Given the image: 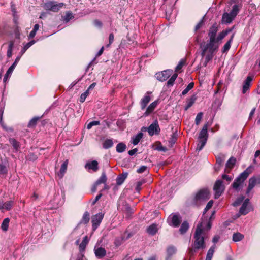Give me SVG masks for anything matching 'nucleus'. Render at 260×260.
I'll list each match as a JSON object with an SVG mask.
<instances>
[{
  "instance_id": "obj_64",
  "label": "nucleus",
  "mask_w": 260,
  "mask_h": 260,
  "mask_svg": "<svg viewBox=\"0 0 260 260\" xmlns=\"http://www.w3.org/2000/svg\"><path fill=\"white\" fill-rule=\"evenodd\" d=\"M204 23L203 18L197 24L195 27V31H197L203 25Z\"/></svg>"
},
{
  "instance_id": "obj_32",
  "label": "nucleus",
  "mask_w": 260,
  "mask_h": 260,
  "mask_svg": "<svg viewBox=\"0 0 260 260\" xmlns=\"http://www.w3.org/2000/svg\"><path fill=\"white\" fill-rule=\"evenodd\" d=\"M207 141V140L206 139H198L197 150L201 151L206 145Z\"/></svg>"
},
{
  "instance_id": "obj_59",
  "label": "nucleus",
  "mask_w": 260,
  "mask_h": 260,
  "mask_svg": "<svg viewBox=\"0 0 260 260\" xmlns=\"http://www.w3.org/2000/svg\"><path fill=\"white\" fill-rule=\"evenodd\" d=\"M213 204V201L212 200L210 201L208 203V204H207L206 208L204 210L203 215H204L205 213L212 207Z\"/></svg>"
},
{
  "instance_id": "obj_30",
  "label": "nucleus",
  "mask_w": 260,
  "mask_h": 260,
  "mask_svg": "<svg viewBox=\"0 0 260 260\" xmlns=\"http://www.w3.org/2000/svg\"><path fill=\"white\" fill-rule=\"evenodd\" d=\"M67 165H68V160L64 161L61 166V168L60 169V171L58 175L59 176L60 178H62L64 173L66 171L67 169Z\"/></svg>"
},
{
  "instance_id": "obj_49",
  "label": "nucleus",
  "mask_w": 260,
  "mask_h": 260,
  "mask_svg": "<svg viewBox=\"0 0 260 260\" xmlns=\"http://www.w3.org/2000/svg\"><path fill=\"white\" fill-rule=\"evenodd\" d=\"M177 140V136L176 134L175 133H173L171 137L170 138V139L169 140V143L171 147H172L176 142Z\"/></svg>"
},
{
  "instance_id": "obj_60",
  "label": "nucleus",
  "mask_w": 260,
  "mask_h": 260,
  "mask_svg": "<svg viewBox=\"0 0 260 260\" xmlns=\"http://www.w3.org/2000/svg\"><path fill=\"white\" fill-rule=\"evenodd\" d=\"M148 168L146 166H141L137 171L138 173H142L147 170Z\"/></svg>"
},
{
  "instance_id": "obj_18",
  "label": "nucleus",
  "mask_w": 260,
  "mask_h": 260,
  "mask_svg": "<svg viewBox=\"0 0 260 260\" xmlns=\"http://www.w3.org/2000/svg\"><path fill=\"white\" fill-rule=\"evenodd\" d=\"M20 59V56H17L16 57L14 63L10 67V68L8 69V71H7V72L5 74V77H4V79L12 74L13 70H14V69L16 67V65L17 64L18 62L19 61Z\"/></svg>"
},
{
  "instance_id": "obj_12",
  "label": "nucleus",
  "mask_w": 260,
  "mask_h": 260,
  "mask_svg": "<svg viewBox=\"0 0 260 260\" xmlns=\"http://www.w3.org/2000/svg\"><path fill=\"white\" fill-rule=\"evenodd\" d=\"M151 94V92L147 91L144 97L141 99L140 101V105L142 110H144L146 108L147 104L149 103L151 100V96L150 94Z\"/></svg>"
},
{
  "instance_id": "obj_31",
  "label": "nucleus",
  "mask_w": 260,
  "mask_h": 260,
  "mask_svg": "<svg viewBox=\"0 0 260 260\" xmlns=\"http://www.w3.org/2000/svg\"><path fill=\"white\" fill-rule=\"evenodd\" d=\"M158 229L157 227V225L155 224H153L151 225H150L147 229V232L148 234L154 235H155L156 232H157Z\"/></svg>"
},
{
  "instance_id": "obj_13",
  "label": "nucleus",
  "mask_w": 260,
  "mask_h": 260,
  "mask_svg": "<svg viewBox=\"0 0 260 260\" xmlns=\"http://www.w3.org/2000/svg\"><path fill=\"white\" fill-rule=\"evenodd\" d=\"M14 205L13 201H9L4 202L3 200H0V210H10Z\"/></svg>"
},
{
  "instance_id": "obj_56",
  "label": "nucleus",
  "mask_w": 260,
  "mask_h": 260,
  "mask_svg": "<svg viewBox=\"0 0 260 260\" xmlns=\"http://www.w3.org/2000/svg\"><path fill=\"white\" fill-rule=\"evenodd\" d=\"M203 114L202 112H200L197 114L195 119V122L197 125H199L200 124L201 119L203 118Z\"/></svg>"
},
{
  "instance_id": "obj_52",
  "label": "nucleus",
  "mask_w": 260,
  "mask_h": 260,
  "mask_svg": "<svg viewBox=\"0 0 260 260\" xmlns=\"http://www.w3.org/2000/svg\"><path fill=\"white\" fill-rule=\"evenodd\" d=\"M224 160V156L223 155H220L216 158V164H217V165H220L222 166Z\"/></svg>"
},
{
  "instance_id": "obj_16",
  "label": "nucleus",
  "mask_w": 260,
  "mask_h": 260,
  "mask_svg": "<svg viewBox=\"0 0 260 260\" xmlns=\"http://www.w3.org/2000/svg\"><path fill=\"white\" fill-rule=\"evenodd\" d=\"M159 103V100H155V101H154L153 102L151 103L149 105V106L147 107V108L146 109V110L145 112L144 113V115L146 116L149 115L150 113H151L154 111V110L155 109V108L158 105Z\"/></svg>"
},
{
  "instance_id": "obj_42",
  "label": "nucleus",
  "mask_w": 260,
  "mask_h": 260,
  "mask_svg": "<svg viewBox=\"0 0 260 260\" xmlns=\"http://www.w3.org/2000/svg\"><path fill=\"white\" fill-rule=\"evenodd\" d=\"M10 219L8 218H5L2 224L1 227L4 231H7L8 229Z\"/></svg>"
},
{
  "instance_id": "obj_57",
  "label": "nucleus",
  "mask_w": 260,
  "mask_h": 260,
  "mask_svg": "<svg viewBox=\"0 0 260 260\" xmlns=\"http://www.w3.org/2000/svg\"><path fill=\"white\" fill-rule=\"evenodd\" d=\"M100 125V121H91L90 122H89L87 126V128L88 129H90L92 128V126H96V125Z\"/></svg>"
},
{
  "instance_id": "obj_62",
  "label": "nucleus",
  "mask_w": 260,
  "mask_h": 260,
  "mask_svg": "<svg viewBox=\"0 0 260 260\" xmlns=\"http://www.w3.org/2000/svg\"><path fill=\"white\" fill-rule=\"evenodd\" d=\"M143 182L142 181H139L137 183V185L136 187V190L137 192H139L141 189V186L142 185Z\"/></svg>"
},
{
  "instance_id": "obj_40",
  "label": "nucleus",
  "mask_w": 260,
  "mask_h": 260,
  "mask_svg": "<svg viewBox=\"0 0 260 260\" xmlns=\"http://www.w3.org/2000/svg\"><path fill=\"white\" fill-rule=\"evenodd\" d=\"M244 238L243 235L240 233H235L233 235V240L234 242H238L242 240Z\"/></svg>"
},
{
  "instance_id": "obj_15",
  "label": "nucleus",
  "mask_w": 260,
  "mask_h": 260,
  "mask_svg": "<svg viewBox=\"0 0 260 260\" xmlns=\"http://www.w3.org/2000/svg\"><path fill=\"white\" fill-rule=\"evenodd\" d=\"M252 80V77L248 76L244 81L242 86V93L243 94H245L249 90Z\"/></svg>"
},
{
  "instance_id": "obj_55",
  "label": "nucleus",
  "mask_w": 260,
  "mask_h": 260,
  "mask_svg": "<svg viewBox=\"0 0 260 260\" xmlns=\"http://www.w3.org/2000/svg\"><path fill=\"white\" fill-rule=\"evenodd\" d=\"M89 94V92L87 90L82 94H81L80 98V102L81 103H83L87 96Z\"/></svg>"
},
{
  "instance_id": "obj_34",
  "label": "nucleus",
  "mask_w": 260,
  "mask_h": 260,
  "mask_svg": "<svg viewBox=\"0 0 260 260\" xmlns=\"http://www.w3.org/2000/svg\"><path fill=\"white\" fill-rule=\"evenodd\" d=\"M234 35H235V34H233L231 37L230 39L224 45L223 50H222L223 53H225V52H227L230 49V48L231 47V43L233 41Z\"/></svg>"
},
{
  "instance_id": "obj_53",
  "label": "nucleus",
  "mask_w": 260,
  "mask_h": 260,
  "mask_svg": "<svg viewBox=\"0 0 260 260\" xmlns=\"http://www.w3.org/2000/svg\"><path fill=\"white\" fill-rule=\"evenodd\" d=\"M244 199V197L243 196H241V197H239L233 203V205L235 207L239 205L243 202Z\"/></svg>"
},
{
  "instance_id": "obj_1",
  "label": "nucleus",
  "mask_w": 260,
  "mask_h": 260,
  "mask_svg": "<svg viewBox=\"0 0 260 260\" xmlns=\"http://www.w3.org/2000/svg\"><path fill=\"white\" fill-rule=\"evenodd\" d=\"M211 227L210 221L207 219H202V221L197 225L195 233L194 234V241L192 244V247L188 248V254L190 257L194 255L199 250H203L206 248L204 236L205 231L209 230Z\"/></svg>"
},
{
  "instance_id": "obj_11",
  "label": "nucleus",
  "mask_w": 260,
  "mask_h": 260,
  "mask_svg": "<svg viewBox=\"0 0 260 260\" xmlns=\"http://www.w3.org/2000/svg\"><path fill=\"white\" fill-rule=\"evenodd\" d=\"M94 252L96 258H103L106 254V250L104 248L95 245L94 248Z\"/></svg>"
},
{
  "instance_id": "obj_2",
  "label": "nucleus",
  "mask_w": 260,
  "mask_h": 260,
  "mask_svg": "<svg viewBox=\"0 0 260 260\" xmlns=\"http://www.w3.org/2000/svg\"><path fill=\"white\" fill-rule=\"evenodd\" d=\"M218 39V36L217 37L216 40L209 39V42L203 47L202 55L204 56L206 52L209 53L206 56V59H211L213 55L218 51L222 41V40Z\"/></svg>"
},
{
  "instance_id": "obj_61",
  "label": "nucleus",
  "mask_w": 260,
  "mask_h": 260,
  "mask_svg": "<svg viewBox=\"0 0 260 260\" xmlns=\"http://www.w3.org/2000/svg\"><path fill=\"white\" fill-rule=\"evenodd\" d=\"M114 35L111 33L109 36V44L107 45V47H108L114 41Z\"/></svg>"
},
{
  "instance_id": "obj_43",
  "label": "nucleus",
  "mask_w": 260,
  "mask_h": 260,
  "mask_svg": "<svg viewBox=\"0 0 260 260\" xmlns=\"http://www.w3.org/2000/svg\"><path fill=\"white\" fill-rule=\"evenodd\" d=\"M9 142L16 150H19L20 148V145L18 141L14 138H10L9 139Z\"/></svg>"
},
{
  "instance_id": "obj_3",
  "label": "nucleus",
  "mask_w": 260,
  "mask_h": 260,
  "mask_svg": "<svg viewBox=\"0 0 260 260\" xmlns=\"http://www.w3.org/2000/svg\"><path fill=\"white\" fill-rule=\"evenodd\" d=\"M249 174V171L247 169L244 170L240 175L237 177L232 184V187L235 189H238L239 186L246 179Z\"/></svg>"
},
{
  "instance_id": "obj_39",
  "label": "nucleus",
  "mask_w": 260,
  "mask_h": 260,
  "mask_svg": "<svg viewBox=\"0 0 260 260\" xmlns=\"http://www.w3.org/2000/svg\"><path fill=\"white\" fill-rule=\"evenodd\" d=\"M234 28V26L229 29H227L225 30H223L222 32H221L218 36V40H222L226 35H228V34H229L230 32L232 31V30Z\"/></svg>"
},
{
  "instance_id": "obj_50",
  "label": "nucleus",
  "mask_w": 260,
  "mask_h": 260,
  "mask_svg": "<svg viewBox=\"0 0 260 260\" xmlns=\"http://www.w3.org/2000/svg\"><path fill=\"white\" fill-rule=\"evenodd\" d=\"M14 46L13 42L11 41L9 43V47L7 51V56L8 57H11L12 55V50Z\"/></svg>"
},
{
  "instance_id": "obj_6",
  "label": "nucleus",
  "mask_w": 260,
  "mask_h": 260,
  "mask_svg": "<svg viewBox=\"0 0 260 260\" xmlns=\"http://www.w3.org/2000/svg\"><path fill=\"white\" fill-rule=\"evenodd\" d=\"M209 198V191L207 189H203L200 190L196 195L194 200V204H198V202L202 200H208Z\"/></svg>"
},
{
  "instance_id": "obj_10",
  "label": "nucleus",
  "mask_w": 260,
  "mask_h": 260,
  "mask_svg": "<svg viewBox=\"0 0 260 260\" xmlns=\"http://www.w3.org/2000/svg\"><path fill=\"white\" fill-rule=\"evenodd\" d=\"M148 132L150 136H153L154 134H158L160 129L159 127L158 123L157 120L152 123L147 128Z\"/></svg>"
},
{
  "instance_id": "obj_47",
  "label": "nucleus",
  "mask_w": 260,
  "mask_h": 260,
  "mask_svg": "<svg viewBox=\"0 0 260 260\" xmlns=\"http://www.w3.org/2000/svg\"><path fill=\"white\" fill-rule=\"evenodd\" d=\"M35 43V41L32 40L27 43L23 48V49L21 51V53L22 54L25 53V52L34 43Z\"/></svg>"
},
{
  "instance_id": "obj_46",
  "label": "nucleus",
  "mask_w": 260,
  "mask_h": 260,
  "mask_svg": "<svg viewBox=\"0 0 260 260\" xmlns=\"http://www.w3.org/2000/svg\"><path fill=\"white\" fill-rule=\"evenodd\" d=\"M8 172L7 167L3 162L0 163V175H5Z\"/></svg>"
},
{
  "instance_id": "obj_9",
  "label": "nucleus",
  "mask_w": 260,
  "mask_h": 260,
  "mask_svg": "<svg viewBox=\"0 0 260 260\" xmlns=\"http://www.w3.org/2000/svg\"><path fill=\"white\" fill-rule=\"evenodd\" d=\"M180 218L178 215L172 214L168 218L169 225L174 227H177L180 223Z\"/></svg>"
},
{
  "instance_id": "obj_37",
  "label": "nucleus",
  "mask_w": 260,
  "mask_h": 260,
  "mask_svg": "<svg viewBox=\"0 0 260 260\" xmlns=\"http://www.w3.org/2000/svg\"><path fill=\"white\" fill-rule=\"evenodd\" d=\"M90 219V214L88 212H85L80 222V223L87 224Z\"/></svg>"
},
{
  "instance_id": "obj_54",
  "label": "nucleus",
  "mask_w": 260,
  "mask_h": 260,
  "mask_svg": "<svg viewBox=\"0 0 260 260\" xmlns=\"http://www.w3.org/2000/svg\"><path fill=\"white\" fill-rule=\"evenodd\" d=\"M185 60L184 59H181L178 63V65L176 66L175 68L176 72H179L180 70L182 69L183 66L185 64Z\"/></svg>"
},
{
  "instance_id": "obj_8",
  "label": "nucleus",
  "mask_w": 260,
  "mask_h": 260,
  "mask_svg": "<svg viewBox=\"0 0 260 260\" xmlns=\"http://www.w3.org/2000/svg\"><path fill=\"white\" fill-rule=\"evenodd\" d=\"M104 217V214L99 213L93 216L92 218V229L95 230L100 224Z\"/></svg>"
},
{
  "instance_id": "obj_38",
  "label": "nucleus",
  "mask_w": 260,
  "mask_h": 260,
  "mask_svg": "<svg viewBox=\"0 0 260 260\" xmlns=\"http://www.w3.org/2000/svg\"><path fill=\"white\" fill-rule=\"evenodd\" d=\"M126 146L123 143H118L116 147V151L118 153H122L124 152L126 149Z\"/></svg>"
},
{
  "instance_id": "obj_48",
  "label": "nucleus",
  "mask_w": 260,
  "mask_h": 260,
  "mask_svg": "<svg viewBox=\"0 0 260 260\" xmlns=\"http://www.w3.org/2000/svg\"><path fill=\"white\" fill-rule=\"evenodd\" d=\"M193 86H194V83L193 82L190 83L187 85L186 88L183 90V91L182 92V95H186L188 92V91L193 87Z\"/></svg>"
},
{
  "instance_id": "obj_7",
  "label": "nucleus",
  "mask_w": 260,
  "mask_h": 260,
  "mask_svg": "<svg viewBox=\"0 0 260 260\" xmlns=\"http://www.w3.org/2000/svg\"><path fill=\"white\" fill-rule=\"evenodd\" d=\"M173 71L170 70H167L155 74L156 78L160 81H166L171 75Z\"/></svg>"
},
{
  "instance_id": "obj_27",
  "label": "nucleus",
  "mask_w": 260,
  "mask_h": 260,
  "mask_svg": "<svg viewBox=\"0 0 260 260\" xmlns=\"http://www.w3.org/2000/svg\"><path fill=\"white\" fill-rule=\"evenodd\" d=\"M197 98L196 94L192 95L189 99H187L186 101V105L185 107V110H187L191 107L193 103L196 101Z\"/></svg>"
},
{
  "instance_id": "obj_63",
  "label": "nucleus",
  "mask_w": 260,
  "mask_h": 260,
  "mask_svg": "<svg viewBox=\"0 0 260 260\" xmlns=\"http://www.w3.org/2000/svg\"><path fill=\"white\" fill-rule=\"evenodd\" d=\"M94 25L99 28H101L102 27V23L101 21L98 20H95L93 22Z\"/></svg>"
},
{
  "instance_id": "obj_14",
  "label": "nucleus",
  "mask_w": 260,
  "mask_h": 260,
  "mask_svg": "<svg viewBox=\"0 0 260 260\" xmlns=\"http://www.w3.org/2000/svg\"><path fill=\"white\" fill-rule=\"evenodd\" d=\"M85 168L87 170H92L96 172L99 169L98 162L96 160L87 162L85 165Z\"/></svg>"
},
{
  "instance_id": "obj_24",
  "label": "nucleus",
  "mask_w": 260,
  "mask_h": 260,
  "mask_svg": "<svg viewBox=\"0 0 260 260\" xmlns=\"http://www.w3.org/2000/svg\"><path fill=\"white\" fill-rule=\"evenodd\" d=\"M234 18H234L230 14V13H228L226 12V13H223V14L222 15V23H226V24H229V23L232 22V21H233V20Z\"/></svg>"
},
{
  "instance_id": "obj_28",
  "label": "nucleus",
  "mask_w": 260,
  "mask_h": 260,
  "mask_svg": "<svg viewBox=\"0 0 260 260\" xmlns=\"http://www.w3.org/2000/svg\"><path fill=\"white\" fill-rule=\"evenodd\" d=\"M88 242V237L87 236H85L82 242L79 245L80 251L82 252L85 250Z\"/></svg>"
},
{
  "instance_id": "obj_44",
  "label": "nucleus",
  "mask_w": 260,
  "mask_h": 260,
  "mask_svg": "<svg viewBox=\"0 0 260 260\" xmlns=\"http://www.w3.org/2000/svg\"><path fill=\"white\" fill-rule=\"evenodd\" d=\"M189 228L188 223L186 221H184L179 229L180 232L181 234L185 233Z\"/></svg>"
},
{
  "instance_id": "obj_33",
  "label": "nucleus",
  "mask_w": 260,
  "mask_h": 260,
  "mask_svg": "<svg viewBox=\"0 0 260 260\" xmlns=\"http://www.w3.org/2000/svg\"><path fill=\"white\" fill-rule=\"evenodd\" d=\"M143 136V134L141 132L138 133L137 135L132 138V143L136 145H137Z\"/></svg>"
},
{
  "instance_id": "obj_21",
  "label": "nucleus",
  "mask_w": 260,
  "mask_h": 260,
  "mask_svg": "<svg viewBox=\"0 0 260 260\" xmlns=\"http://www.w3.org/2000/svg\"><path fill=\"white\" fill-rule=\"evenodd\" d=\"M256 180L255 177H251L249 179L248 186L246 190V194H248L250 191L254 188L256 184Z\"/></svg>"
},
{
  "instance_id": "obj_19",
  "label": "nucleus",
  "mask_w": 260,
  "mask_h": 260,
  "mask_svg": "<svg viewBox=\"0 0 260 260\" xmlns=\"http://www.w3.org/2000/svg\"><path fill=\"white\" fill-rule=\"evenodd\" d=\"M249 200L248 199H246L243 202V203L242 205V206L241 207L240 210H239V213L241 214L246 215V214H247L249 212V210L247 208V206L249 204Z\"/></svg>"
},
{
  "instance_id": "obj_25",
  "label": "nucleus",
  "mask_w": 260,
  "mask_h": 260,
  "mask_svg": "<svg viewBox=\"0 0 260 260\" xmlns=\"http://www.w3.org/2000/svg\"><path fill=\"white\" fill-rule=\"evenodd\" d=\"M74 18V16L72 12L69 11L66 12L64 15L62 16V20L66 23H68Z\"/></svg>"
},
{
  "instance_id": "obj_5",
  "label": "nucleus",
  "mask_w": 260,
  "mask_h": 260,
  "mask_svg": "<svg viewBox=\"0 0 260 260\" xmlns=\"http://www.w3.org/2000/svg\"><path fill=\"white\" fill-rule=\"evenodd\" d=\"M213 190L215 192V198L218 199L225 190L223 181L221 180H216L213 187Z\"/></svg>"
},
{
  "instance_id": "obj_4",
  "label": "nucleus",
  "mask_w": 260,
  "mask_h": 260,
  "mask_svg": "<svg viewBox=\"0 0 260 260\" xmlns=\"http://www.w3.org/2000/svg\"><path fill=\"white\" fill-rule=\"evenodd\" d=\"M64 4L63 3H57L54 1H49L44 3L43 7L46 10L54 12H58Z\"/></svg>"
},
{
  "instance_id": "obj_23",
  "label": "nucleus",
  "mask_w": 260,
  "mask_h": 260,
  "mask_svg": "<svg viewBox=\"0 0 260 260\" xmlns=\"http://www.w3.org/2000/svg\"><path fill=\"white\" fill-rule=\"evenodd\" d=\"M236 162V159L233 157H231L226 164L225 172L229 173L231 169L234 167Z\"/></svg>"
},
{
  "instance_id": "obj_36",
  "label": "nucleus",
  "mask_w": 260,
  "mask_h": 260,
  "mask_svg": "<svg viewBox=\"0 0 260 260\" xmlns=\"http://www.w3.org/2000/svg\"><path fill=\"white\" fill-rule=\"evenodd\" d=\"M113 145V141L110 139H106L103 143V147L105 149L111 148Z\"/></svg>"
},
{
  "instance_id": "obj_45",
  "label": "nucleus",
  "mask_w": 260,
  "mask_h": 260,
  "mask_svg": "<svg viewBox=\"0 0 260 260\" xmlns=\"http://www.w3.org/2000/svg\"><path fill=\"white\" fill-rule=\"evenodd\" d=\"M177 77V74H174L167 82L168 87L172 86L174 84V81Z\"/></svg>"
},
{
  "instance_id": "obj_26",
  "label": "nucleus",
  "mask_w": 260,
  "mask_h": 260,
  "mask_svg": "<svg viewBox=\"0 0 260 260\" xmlns=\"http://www.w3.org/2000/svg\"><path fill=\"white\" fill-rule=\"evenodd\" d=\"M127 175L128 173L126 172L123 173L119 175L116 178V184L118 185H121L127 178Z\"/></svg>"
},
{
  "instance_id": "obj_41",
  "label": "nucleus",
  "mask_w": 260,
  "mask_h": 260,
  "mask_svg": "<svg viewBox=\"0 0 260 260\" xmlns=\"http://www.w3.org/2000/svg\"><path fill=\"white\" fill-rule=\"evenodd\" d=\"M107 181V177L105 173H103L99 178V179L96 181V185H100L102 183H105Z\"/></svg>"
},
{
  "instance_id": "obj_58",
  "label": "nucleus",
  "mask_w": 260,
  "mask_h": 260,
  "mask_svg": "<svg viewBox=\"0 0 260 260\" xmlns=\"http://www.w3.org/2000/svg\"><path fill=\"white\" fill-rule=\"evenodd\" d=\"M39 117L33 118L29 122L28 126L33 127L36 125L37 121L39 120Z\"/></svg>"
},
{
  "instance_id": "obj_20",
  "label": "nucleus",
  "mask_w": 260,
  "mask_h": 260,
  "mask_svg": "<svg viewBox=\"0 0 260 260\" xmlns=\"http://www.w3.org/2000/svg\"><path fill=\"white\" fill-rule=\"evenodd\" d=\"M208 123H207L204 125L202 130L200 132L199 136L198 137V139H206L207 140L208 139Z\"/></svg>"
},
{
  "instance_id": "obj_22",
  "label": "nucleus",
  "mask_w": 260,
  "mask_h": 260,
  "mask_svg": "<svg viewBox=\"0 0 260 260\" xmlns=\"http://www.w3.org/2000/svg\"><path fill=\"white\" fill-rule=\"evenodd\" d=\"M176 252V249L174 246H169L167 249V256L166 260H171V257L172 255L175 254Z\"/></svg>"
},
{
  "instance_id": "obj_17",
  "label": "nucleus",
  "mask_w": 260,
  "mask_h": 260,
  "mask_svg": "<svg viewBox=\"0 0 260 260\" xmlns=\"http://www.w3.org/2000/svg\"><path fill=\"white\" fill-rule=\"evenodd\" d=\"M218 31V27L216 24H214L212 26V27L210 28L208 36L210 39H214L216 40V35Z\"/></svg>"
},
{
  "instance_id": "obj_29",
  "label": "nucleus",
  "mask_w": 260,
  "mask_h": 260,
  "mask_svg": "<svg viewBox=\"0 0 260 260\" xmlns=\"http://www.w3.org/2000/svg\"><path fill=\"white\" fill-rule=\"evenodd\" d=\"M241 7L240 6L238 5H234L232 7V10L230 12V14L234 18H235L237 16L238 13H239Z\"/></svg>"
},
{
  "instance_id": "obj_35",
  "label": "nucleus",
  "mask_w": 260,
  "mask_h": 260,
  "mask_svg": "<svg viewBox=\"0 0 260 260\" xmlns=\"http://www.w3.org/2000/svg\"><path fill=\"white\" fill-rule=\"evenodd\" d=\"M215 245L212 246L210 248L208 251L206 260H211L212 258V257L213 256L214 253L215 252Z\"/></svg>"
},
{
  "instance_id": "obj_51",
  "label": "nucleus",
  "mask_w": 260,
  "mask_h": 260,
  "mask_svg": "<svg viewBox=\"0 0 260 260\" xmlns=\"http://www.w3.org/2000/svg\"><path fill=\"white\" fill-rule=\"evenodd\" d=\"M123 241V237H119L115 239L114 244L116 247H118L122 244Z\"/></svg>"
}]
</instances>
